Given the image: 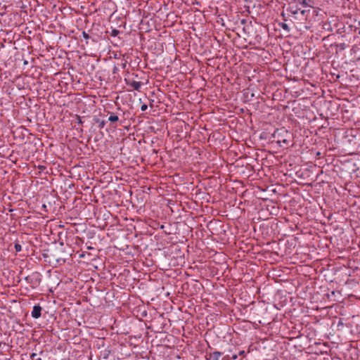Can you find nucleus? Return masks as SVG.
<instances>
[{
  "label": "nucleus",
  "instance_id": "nucleus-3",
  "mask_svg": "<svg viewBox=\"0 0 360 360\" xmlns=\"http://www.w3.org/2000/svg\"><path fill=\"white\" fill-rule=\"evenodd\" d=\"M25 280L27 283L30 284L32 288H37L41 283L40 275L37 273H34L30 276H27L25 278Z\"/></svg>",
  "mask_w": 360,
  "mask_h": 360
},
{
  "label": "nucleus",
  "instance_id": "nucleus-12",
  "mask_svg": "<svg viewBox=\"0 0 360 360\" xmlns=\"http://www.w3.org/2000/svg\"><path fill=\"white\" fill-rule=\"evenodd\" d=\"M148 108V105L146 104H143L141 106V111H145Z\"/></svg>",
  "mask_w": 360,
  "mask_h": 360
},
{
  "label": "nucleus",
  "instance_id": "nucleus-6",
  "mask_svg": "<svg viewBox=\"0 0 360 360\" xmlns=\"http://www.w3.org/2000/svg\"><path fill=\"white\" fill-rule=\"evenodd\" d=\"M125 80H126V83L128 86L132 87L134 89L136 90V91H139L142 86V83L141 82H137V81H135L133 79H125Z\"/></svg>",
  "mask_w": 360,
  "mask_h": 360
},
{
  "label": "nucleus",
  "instance_id": "nucleus-14",
  "mask_svg": "<svg viewBox=\"0 0 360 360\" xmlns=\"http://www.w3.org/2000/svg\"><path fill=\"white\" fill-rule=\"evenodd\" d=\"M105 124V121H103H103H101V122H100V124H99V127H100L101 128H103V127H104Z\"/></svg>",
  "mask_w": 360,
  "mask_h": 360
},
{
  "label": "nucleus",
  "instance_id": "nucleus-7",
  "mask_svg": "<svg viewBox=\"0 0 360 360\" xmlns=\"http://www.w3.org/2000/svg\"><path fill=\"white\" fill-rule=\"evenodd\" d=\"M222 355L221 352L215 351L209 354L207 360H219V358Z\"/></svg>",
  "mask_w": 360,
  "mask_h": 360
},
{
  "label": "nucleus",
  "instance_id": "nucleus-9",
  "mask_svg": "<svg viewBox=\"0 0 360 360\" xmlns=\"http://www.w3.org/2000/svg\"><path fill=\"white\" fill-rule=\"evenodd\" d=\"M279 26L284 30H285L286 32H289L290 31V29L288 26V24L285 23V22H281L279 23Z\"/></svg>",
  "mask_w": 360,
  "mask_h": 360
},
{
  "label": "nucleus",
  "instance_id": "nucleus-11",
  "mask_svg": "<svg viewBox=\"0 0 360 360\" xmlns=\"http://www.w3.org/2000/svg\"><path fill=\"white\" fill-rule=\"evenodd\" d=\"M37 354L35 353H32L30 356L32 360H41V358H37Z\"/></svg>",
  "mask_w": 360,
  "mask_h": 360
},
{
  "label": "nucleus",
  "instance_id": "nucleus-5",
  "mask_svg": "<svg viewBox=\"0 0 360 360\" xmlns=\"http://www.w3.org/2000/svg\"><path fill=\"white\" fill-rule=\"evenodd\" d=\"M41 310L42 308L39 304H35L31 312L32 317L36 319H39L41 316Z\"/></svg>",
  "mask_w": 360,
  "mask_h": 360
},
{
  "label": "nucleus",
  "instance_id": "nucleus-13",
  "mask_svg": "<svg viewBox=\"0 0 360 360\" xmlns=\"http://www.w3.org/2000/svg\"><path fill=\"white\" fill-rule=\"evenodd\" d=\"M82 35H83L84 38H85L86 39L89 38V34L87 33H86L85 32H82Z\"/></svg>",
  "mask_w": 360,
  "mask_h": 360
},
{
  "label": "nucleus",
  "instance_id": "nucleus-15",
  "mask_svg": "<svg viewBox=\"0 0 360 360\" xmlns=\"http://www.w3.org/2000/svg\"><path fill=\"white\" fill-rule=\"evenodd\" d=\"M117 33H118V31L116 30H112V35L116 36L117 34Z\"/></svg>",
  "mask_w": 360,
  "mask_h": 360
},
{
  "label": "nucleus",
  "instance_id": "nucleus-10",
  "mask_svg": "<svg viewBox=\"0 0 360 360\" xmlns=\"http://www.w3.org/2000/svg\"><path fill=\"white\" fill-rule=\"evenodd\" d=\"M14 248H15V252H20L22 250V246H21V245H20L18 243L15 244Z\"/></svg>",
  "mask_w": 360,
  "mask_h": 360
},
{
  "label": "nucleus",
  "instance_id": "nucleus-2",
  "mask_svg": "<svg viewBox=\"0 0 360 360\" xmlns=\"http://www.w3.org/2000/svg\"><path fill=\"white\" fill-rule=\"evenodd\" d=\"M311 0H299V13L301 14L302 18L300 20H307L310 12V8H312Z\"/></svg>",
  "mask_w": 360,
  "mask_h": 360
},
{
  "label": "nucleus",
  "instance_id": "nucleus-4",
  "mask_svg": "<svg viewBox=\"0 0 360 360\" xmlns=\"http://www.w3.org/2000/svg\"><path fill=\"white\" fill-rule=\"evenodd\" d=\"M299 6H300L299 4V0H293L288 4L287 11L295 17V15L299 13V11L300 10Z\"/></svg>",
  "mask_w": 360,
  "mask_h": 360
},
{
  "label": "nucleus",
  "instance_id": "nucleus-8",
  "mask_svg": "<svg viewBox=\"0 0 360 360\" xmlns=\"http://www.w3.org/2000/svg\"><path fill=\"white\" fill-rule=\"evenodd\" d=\"M108 113L110 115L108 117L109 122L114 123L119 121V116L117 114L110 112H108Z\"/></svg>",
  "mask_w": 360,
  "mask_h": 360
},
{
  "label": "nucleus",
  "instance_id": "nucleus-16",
  "mask_svg": "<svg viewBox=\"0 0 360 360\" xmlns=\"http://www.w3.org/2000/svg\"><path fill=\"white\" fill-rule=\"evenodd\" d=\"M237 358H238V355H237V354H233V355L232 356V359H236Z\"/></svg>",
  "mask_w": 360,
  "mask_h": 360
},
{
  "label": "nucleus",
  "instance_id": "nucleus-18",
  "mask_svg": "<svg viewBox=\"0 0 360 360\" xmlns=\"http://www.w3.org/2000/svg\"><path fill=\"white\" fill-rule=\"evenodd\" d=\"M245 20H241V22H242V23H245Z\"/></svg>",
  "mask_w": 360,
  "mask_h": 360
},
{
  "label": "nucleus",
  "instance_id": "nucleus-1",
  "mask_svg": "<svg viewBox=\"0 0 360 360\" xmlns=\"http://www.w3.org/2000/svg\"><path fill=\"white\" fill-rule=\"evenodd\" d=\"M274 136L277 137V143L281 146L282 143L288 146L292 139V134L284 128L277 130Z\"/></svg>",
  "mask_w": 360,
  "mask_h": 360
},
{
  "label": "nucleus",
  "instance_id": "nucleus-17",
  "mask_svg": "<svg viewBox=\"0 0 360 360\" xmlns=\"http://www.w3.org/2000/svg\"><path fill=\"white\" fill-rule=\"evenodd\" d=\"M245 354V352L244 351H240L239 352V355H243Z\"/></svg>",
  "mask_w": 360,
  "mask_h": 360
}]
</instances>
